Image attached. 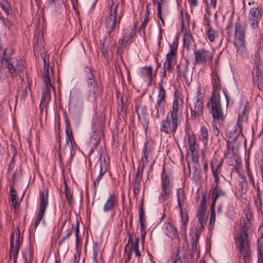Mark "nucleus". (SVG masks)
Here are the masks:
<instances>
[{
    "label": "nucleus",
    "mask_w": 263,
    "mask_h": 263,
    "mask_svg": "<svg viewBox=\"0 0 263 263\" xmlns=\"http://www.w3.org/2000/svg\"><path fill=\"white\" fill-rule=\"evenodd\" d=\"M248 102H245L243 106L240 108V112L236 125L227 134V151L225 153V157L229 159L234 158V160H232L231 162L229 161L230 165H239V162L236 156L237 152L236 140L241 132V120L243 119V116L248 112Z\"/></svg>",
    "instance_id": "nucleus-1"
},
{
    "label": "nucleus",
    "mask_w": 263,
    "mask_h": 263,
    "mask_svg": "<svg viewBox=\"0 0 263 263\" xmlns=\"http://www.w3.org/2000/svg\"><path fill=\"white\" fill-rule=\"evenodd\" d=\"M212 85L213 88L212 96L208 105L214 120L219 121L223 119L220 98L221 86L219 78L215 74H213L212 77Z\"/></svg>",
    "instance_id": "nucleus-2"
},
{
    "label": "nucleus",
    "mask_w": 263,
    "mask_h": 263,
    "mask_svg": "<svg viewBox=\"0 0 263 263\" xmlns=\"http://www.w3.org/2000/svg\"><path fill=\"white\" fill-rule=\"evenodd\" d=\"M235 242L240 257H242L244 262L247 263L249 261L251 254V246L248 235L244 233L236 234Z\"/></svg>",
    "instance_id": "nucleus-3"
},
{
    "label": "nucleus",
    "mask_w": 263,
    "mask_h": 263,
    "mask_svg": "<svg viewBox=\"0 0 263 263\" xmlns=\"http://www.w3.org/2000/svg\"><path fill=\"white\" fill-rule=\"evenodd\" d=\"M246 27L239 22L235 25L234 44L237 48V52L240 55L246 53L245 45Z\"/></svg>",
    "instance_id": "nucleus-4"
},
{
    "label": "nucleus",
    "mask_w": 263,
    "mask_h": 263,
    "mask_svg": "<svg viewBox=\"0 0 263 263\" xmlns=\"http://www.w3.org/2000/svg\"><path fill=\"white\" fill-rule=\"evenodd\" d=\"M44 69L43 72L44 81L45 87L43 89V96L41 100V104L43 105H46L50 100V92L51 90L54 88L51 84V79L53 78V72L52 70H49L48 65L46 67L45 59H44Z\"/></svg>",
    "instance_id": "nucleus-5"
},
{
    "label": "nucleus",
    "mask_w": 263,
    "mask_h": 263,
    "mask_svg": "<svg viewBox=\"0 0 263 263\" xmlns=\"http://www.w3.org/2000/svg\"><path fill=\"white\" fill-rule=\"evenodd\" d=\"M163 79L159 83V89L156 105L152 107V114L156 118H158L159 113L163 115L165 112V90L162 85Z\"/></svg>",
    "instance_id": "nucleus-6"
},
{
    "label": "nucleus",
    "mask_w": 263,
    "mask_h": 263,
    "mask_svg": "<svg viewBox=\"0 0 263 263\" xmlns=\"http://www.w3.org/2000/svg\"><path fill=\"white\" fill-rule=\"evenodd\" d=\"M2 64L8 68L12 77L17 76L24 68L23 61L16 58H11L9 60L3 59L2 60Z\"/></svg>",
    "instance_id": "nucleus-7"
},
{
    "label": "nucleus",
    "mask_w": 263,
    "mask_h": 263,
    "mask_svg": "<svg viewBox=\"0 0 263 263\" xmlns=\"http://www.w3.org/2000/svg\"><path fill=\"white\" fill-rule=\"evenodd\" d=\"M214 53L205 49L195 51V65L210 64L212 63Z\"/></svg>",
    "instance_id": "nucleus-8"
},
{
    "label": "nucleus",
    "mask_w": 263,
    "mask_h": 263,
    "mask_svg": "<svg viewBox=\"0 0 263 263\" xmlns=\"http://www.w3.org/2000/svg\"><path fill=\"white\" fill-rule=\"evenodd\" d=\"M180 121L181 120L171 115L167 116L165 120L162 121L160 129L166 134L174 133Z\"/></svg>",
    "instance_id": "nucleus-9"
},
{
    "label": "nucleus",
    "mask_w": 263,
    "mask_h": 263,
    "mask_svg": "<svg viewBox=\"0 0 263 263\" xmlns=\"http://www.w3.org/2000/svg\"><path fill=\"white\" fill-rule=\"evenodd\" d=\"M118 4L112 3L110 6V14L106 20V27L110 34L115 29L117 24Z\"/></svg>",
    "instance_id": "nucleus-10"
},
{
    "label": "nucleus",
    "mask_w": 263,
    "mask_h": 263,
    "mask_svg": "<svg viewBox=\"0 0 263 263\" xmlns=\"http://www.w3.org/2000/svg\"><path fill=\"white\" fill-rule=\"evenodd\" d=\"M172 183L170 178L167 176L162 177V187L160 198L163 201L167 200L172 193Z\"/></svg>",
    "instance_id": "nucleus-11"
},
{
    "label": "nucleus",
    "mask_w": 263,
    "mask_h": 263,
    "mask_svg": "<svg viewBox=\"0 0 263 263\" xmlns=\"http://www.w3.org/2000/svg\"><path fill=\"white\" fill-rule=\"evenodd\" d=\"M191 117L195 119L202 115L203 105L201 96H197L196 98L190 105Z\"/></svg>",
    "instance_id": "nucleus-12"
},
{
    "label": "nucleus",
    "mask_w": 263,
    "mask_h": 263,
    "mask_svg": "<svg viewBox=\"0 0 263 263\" xmlns=\"http://www.w3.org/2000/svg\"><path fill=\"white\" fill-rule=\"evenodd\" d=\"M262 10L259 7L252 8L248 14V21L251 27L255 29L258 27L259 20L262 16Z\"/></svg>",
    "instance_id": "nucleus-13"
},
{
    "label": "nucleus",
    "mask_w": 263,
    "mask_h": 263,
    "mask_svg": "<svg viewBox=\"0 0 263 263\" xmlns=\"http://www.w3.org/2000/svg\"><path fill=\"white\" fill-rule=\"evenodd\" d=\"M252 215L250 212L246 213L245 216L242 217L239 225L235 227L236 234H246L248 235V231L250 227V219Z\"/></svg>",
    "instance_id": "nucleus-14"
},
{
    "label": "nucleus",
    "mask_w": 263,
    "mask_h": 263,
    "mask_svg": "<svg viewBox=\"0 0 263 263\" xmlns=\"http://www.w3.org/2000/svg\"><path fill=\"white\" fill-rule=\"evenodd\" d=\"M48 194L47 193L46 197L44 196V193L43 192L40 193V210L38 214V216L35 222L34 227L35 229L37 228L39 223H40L41 220L43 218V215L45 213V211L46 209V207L48 205V199H47Z\"/></svg>",
    "instance_id": "nucleus-15"
},
{
    "label": "nucleus",
    "mask_w": 263,
    "mask_h": 263,
    "mask_svg": "<svg viewBox=\"0 0 263 263\" xmlns=\"http://www.w3.org/2000/svg\"><path fill=\"white\" fill-rule=\"evenodd\" d=\"M222 164V159L218 160L215 159L211 162L212 174L214 178V182L215 183H219V182Z\"/></svg>",
    "instance_id": "nucleus-16"
},
{
    "label": "nucleus",
    "mask_w": 263,
    "mask_h": 263,
    "mask_svg": "<svg viewBox=\"0 0 263 263\" xmlns=\"http://www.w3.org/2000/svg\"><path fill=\"white\" fill-rule=\"evenodd\" d=\"M20 231H18L16 233L15 236L14 234L11 236V249L10 254L11 257H13L14 259H15L18 254V250L20 249Z\"/></svg>",
    "instance_id": "nucleus-17"
},
{
    "label": "nucleus",
    "mask_w": 263,
    "mask_h": 263,
    "mask_svg": "<svg viewBox=\"0 0 263 263\" xmlns=\"http://www.w3.org/2000/svg\"><path fill=\"white\" fill-rule=\"evenodd\" d=\"M183 108V101L181 99H175L173 103L171 116L181 120Z\"/></svg>",
    "instance_id": "nucleus-18"
},
{
    "label": "nucleus",
    "mask_w": 263,
    "mask_h": 263,
    "mask_svg": "<svg viewBox=\"0 0 263 263\" xmlns=\"http://www.w3.org/2000/svg\"><path fill=\"white\" fill-rule=\"evenodd\" d=\"M163 230L166 235L172 238H176L178 237L176 228L170 222L164 223Z\"/></svg>",
    "instance_id": "nucleus-19"
},
{
    "label": "nucleus",
    "mask_w": 263,
    "mask_h": 263,
    "mask_svg": "<svg viewBox=\"0 0 263 263\" xmlns=\"http://www.w3.org/2000/svg\"><path fill=\"white\" fill-rule=\"evenodd\" d=\"M108 158L107 157L103 156L101 157V161L99 166L100 174L96 178L95 183H96V182H98L103 174L107 172L108 169Z\"/></svg>",
    "instance_id": "nucleus-20"
},
{
    "label": "nucleus",
    "mask_w": 263,
    "mask_h": 263,
    "mask_svg": "<svg viewBox=\"0 0 263 263\" xmlns=\"http://www.w3.org/2000/svg\"><path fill=\"white\" fill-rule=\"evenodd\" d=\"M147 143H145L144 144L143 149V157L142 158V160L143 161V165L141 169L139 167L138 168V170L137 172V174H136V177L135 178L136 179H138V180L142 179L143 170V168H144V166L145 165V163L147 161V158H148V152L147 151Z\"/></svg>",
    "instance_id": "nucleus-21"
},
{
    "label": "nucleus",
    "mask_w": 263,
    "mask_h": 263,
    "mask_svg": "<svg viewBox=\"0 0 263 263\" xmlns=\"http://www.w3.org/2000/svg\"><path fill=\"white\" fill-rule=\"evenodd\" d=\"M117 203V197L115 195H111L107 200L103 206L104 212H108L112 210Z\"/></svg>",
    "instance_id": "nucleus-22"
},
{
    "label": "nucleus",
    "mask_w": 263,
    "mask_h": 263,
    "mask_svg": "<svg viewBox=\"0 0 263 263\" xmlns=\"http://www.w3.org/2000/svg\"><path fill=\"white\" fill-rule=\"evenodd\" d=\"M136 34V26L134 25L126 28L124 30L123 41L126 42H130L131 40Z\"/></svg>",
    "instance_id": "nucleus-23"
},
{
    "label": "nucleus",
    "mask_w": 263,
    "mask_h": 263,
    "mask_svg": "<svg viewBox=\"0 0 263 263\" xmlns=\"http://www.w3.org/2000/svg\"><path fill=\"white\" fill-rule=\"evenodd\" d=\"M262 76H263V63L259 58L256 59L255 66L253 71V78H257Z\"/></svg>",
    "instance_id": "nucleus-24"
},
{
    "label": "nucleus",
    "mask_w": 263,
    "mask_h": 263,
    "mask_svg": "<svg viewBox=\"0 0 263 263\" xmlns=\"http://www.w3.org/2000/svg\"><path fill=\"white\" fill-rule=\"evenodd\" d=\"M177 196L178 205L180 208V213H183L182 208L185 205L186 201V197L184 191L181 189H178L177 193Z\"/></svg>",
    "instance_id": "nucleus-25"
},
{
    "label": "nucleus",
    "mask_w": 263,
    "mask_h": 263,
    "mask_svg": "<svg viewBox=\"0 0 263 263\" xmlns=\"http://www.w3.org/2000/svg\"><path fill=\"white\" fill-rule=\"evenodd\" d=\"M207 24L208 27L206 30V35L209 41L211 42H213L218 37L219 33L217 31L210 26L209 21H208Z\"/></svg>",
    "instance_id": "nucleus-26"
},
{
    "label": "nucleus",
    "mask_w": 263,
    "mask_h": 263,
    "mask_svg": "<svg viewBox=\"0 0 263 263\" xmlns=\"http://www.w3.org/2000/svg\"><path fill=\"white\" fill-rule=\"evenodd\" d=\"M225 196L226 193L219 187L218 183H216L212 190V199L217 200L218 198Z\"/></svg>",
    "instance_id": "nucleus-27"
},
{
    "label": "nucleus",
    "mask_w": 263,
    "mask_h": 263,
    "mask_svg": "<svg viewBox=\"0 0 263 263\" xmlns=\"http://www.w3.org/2000/svg\"><path fill=\"white\" fill-rule=\"evenodd\" d=\"M199 140L201 141L204 146H207L209 141V136L208 129L204 127H202L200 128L199 135Z\"/></svg>",
    "instance_id": "nucleus-28"
},
{
    "label": "nucleus",
    "mask_w": 263,
    "mask_h": 263,
    "mask_svg": "<svg viewBox=\"0 0 263 263\" xmlns=\"http://www.w3.org/2000/svg\"><path fill=\"white\" fill-rule=\"evenodd\" d=\"M258 263H263V238L261 237L257 241Z\"/></svg>",
    "instance_id": "nucleus-29"
},
{
    "label": "nucleus",
    "mask_w": 263,
    "mask_h": 263,
    "mask_svg": "<svg viewBox=\"0 0 263 263\" xmlns=\"http://www.w3.org/2000/svg\"><path fill=\"white\" fill-rule=\"evenodd\" d=\"M176 58V47H171L170 52L166 54V59L164 63L166 62H171V64L175 63Z\"/></svg>",
    "instance_id": "nucleus-30"
},
{
    "label": "nucleus",
    "mask_w": 263,
    "mask_h": 263,
    "mask_svg": "<svg viewBox=\"0 0 263 263\" xmlns=\"http://www.w3.org/2000/svg\"><path fill=\"white\" fill-rule=\"evenodd\" d=\"M197 216L198 218L199 222L202 227L205 224L207 221V216L206 215V211L204 210H199L197 214Z\"/></svg>",
    "instance_id": "nucleus-31"
},
{
    "label": "nucleus",
    "mask_w": 263,
    "mask_h": 263,
    "mask_svg": "<svg viewBox=\"0 0 263 263\" xmlns=\"http://www.w3.org/2000/svg\"><path fill=\"white\" fill-rule=\"evenodd\" d=\"M139 242V238H136L134 242L132 243L129 249V251L131 252H135L136 256L138 257H140L141 255V254L138 250Z\"/></svg>",
    "instance_id": "nucleus-32"
},
{
    "label": "nucleus",
    "mask_w": 263,
    "mask_h": 263,
    "mask_svg": "<svg viewBox=\"0 0 263 263\" xmlns=\"http://www.w3.org/2000/svg\"><path fill=\"white\" fill-rule=\"evenodd\" d=\"M184 45L189 48L190 45L193 42V36L190 32H186L184 34L183 38Z\"/></svg>",
    "instance_id": "nucleus-33"
},
{
    "label": "nucleus",
    "mask_w": 263,
    "mask_h": 263,
    "mask_svg": "<svg viewBox=\"0 0 263 263\" xmlns=\"http://www.w3.org/2000/svg\"><path fill=\"white\" fill-rule=\"evenodd\" d=\"M85 73L86 77L90 80L89 83H91V85L95 84V82L93 80V75L92 72V69L90 67L85 68Z\"/></svg>",
    "instance_id": "nucleus-34"
},
{
    "label": "nucleus",
    "mask_w": 263,
    "mask_h": 263,
    "mask_svg": "<svg viewBox=\"0 0 263 263\" xmlns=\"http://www.w3.org/2000/svg\"><path fill=\"white\" fill-rule=\"evenodd\" d=\"M182 219V226L181 227V230L184 232H186V224L188 222V216L186 215H184L183 213H180Z\"/></svg>",
    "instance_id": "nucleus-35"
},
{
    "label": "nucleus",
    "mask_w": 263,
    "mask_h": 263,
    "mask_svg": "<svg viewBox=\"0 0 263 263\" xmlns=\"http://www.w3.org/2000/svg\"><path fill=\"white\" fill-rule=\"evenodd\" d=\"M227 214L230 218H233L235 216L234 206L232 204H229L227 209Z\"/></svg>",
    "instance_id": "nucleus-36"
},
{
    "label": "nucleus",
    "mask_w": 263,
    "mask_h": 263,
    "mask_svg": "<svg viewBox=\"0 0 263 263\" xmlns=\"http://www.w3.org/2000/svg\"><path fill=\"white\" fill-rule=\"evenodd\" d=\"M253 81L259 89H263V76L253 78Z\"/></svg>",
    "instance_id": "nucleus-37"
},
{
    "label": "nucleus",
    "mask_w": 263,
    "mask_h": 263,
    "mask_svg": "<svg viewBox=\"0 0 263 263\" xmlns=\"http://www.w3.org/2000/svg\"><path fill=\"white\" fill-rule=\"evenodd\" d=\"M184 78L186 80L187 83L190 84L192 80V73L189 71L187 67H186L185 70L184 72Z\"/></svg>",
    "instance_id": "nucleus-38"
},
{
    "label": "nucleus",
    "mask_w": 263,
    "mask_h": 263,
    "mask_svg": "<svg viewBox=\"0 0 263 263\" xmlns=\"http://www.w3.org/2000/svg\"><path fill=\"white\" fill-rule=\"evenodd\" d=\"M66 133L67 135V139L66 140L65 148L67 152H69L73 148V144L71 141V139L67 130L66 132Z\"/></svg>",
    "instance_id": "nucleus-39"
},
{
    "label": "nucleus",
    "mask_w": 263,
    "mask_h": 263,
    "mask_svg": "<svg viewBox=\"0 0 263 263\" xmlns=\"http://www.w3.org/2000/svg\"><path fill=\"white\" fill-rule=\"evenodd\" d=\"M143 71L147 76L148 79L151 82L152 80V67L151 66L145 67L143 68Z\"/></svg>",
    "instance_id": "nucleus-40"
},
{
    "label": "nucleus",
    "mask_w": 263,
    "mask_h": 263,
    "mask_svg": "<svg viewBox=\"0 0 263 263\" xmlns=\"http://www.w3.org/2000/svg\"><path fill=\"white\" fill-rule=\"evenodd\" d=\"M140 233H141V238L142 239L143 241L144 240L145 235H146V228L144 226V222L143 220L140 221Z\"/></svg>",
    "instance_id": "nucleus-41"
},
{
    "label": "nucleus",
    "mask_w": 263,
    "mask_h": 263,
    "mask_svg": "<svg viewBox=\"0 0 263 263\" xmlns=\"http://www.w3.org/2000/svg\"><path fill=\"white\" fill-rule=\"evenodd\" d=\"M189 147L191 146H196V138L194 136L191 135L188 137Z\"/></svg>",
    "instance_id": "nucleus-42"
},
{
    "label": "nucleus",
    "mask_w": 263,
    "mask_h": 263,
    "mask_svg": "<svg viewBox=\"0 0 263 263\" xmlns=\"http://www.w3.org/2000/svg\"><path fill=\"white\" fill-rule=\"evenodd\" d=\"M163 4V0H160L157 3V15L159 16V18L162 21V23H163V21L161 16V5Z\"/></svg>",
    "instance_id": "nucleus-43"
},
{
    "label": "nucleus",
    "mask_w": 263,
    "mask_h": 263,
    "mask_svg": "<svg viewBox=\"0 0 263 263\" xmlns=\"http://www.w3.org/2000/svg\"><path fill=\"white\" fill-rule=\"evenodd\" d=\"M254 203L255 204L257 209L258 210H259L261 209V199L260 197H259L258 195H257V197L254 200Z\"/></svg>",
    "instance_id": "nucleus-44"
},
{
    "label": "nucleus",
    "mask_w": 263,
    "mask_h": 263,
    "mask_svg": "<svg viewBox=\"0 0 263 263\" xmlns=\"http://www.w3.org/2000/svg\"><path fill=\"white\" fill-rule=\"evenodd\" d=\"M97 0H92V2L89 3L88 0H86L85 2V5L88 9L92 8L97 2Z\"/></svg>",
    "instance_id": "nucleus-45"
},
{
    "label": "nucleus",
    "mask_w": 263,
    "mask_h": 263,
    "mask_svg": "<svg viewBox=\"0 0 263 263\" xmlns=\"http://www.w3.org/2000/svg\"><path fill=\"white\" fill-rule=\"evenodd\" d=\"M192 159L194 163H196L199 160V155L197 152H193L192 153Z\"/></svg>",
    "instance_id": "nucleus-46"
},
{
    "label": "nucleus",
    "mask_w": 263,
    "mask_h": 263,
    "mask_svg": "<svg viewBox=\"0 0 263 263\" xmlns=\"http://www.w3.org/2000/svg\"><path fill=\"white\" fill-rule=\"evenodd\" d=\"M101 49L102 50V52L103 56L105 58H107L109 57V51L107 49H105L104 47V44H103L102 47H101Z\"/></svg>",
    "instance_id": "nucleus-47"
},
{
    "label": "nucleus",
    "mask_w": 263,
    "mask_h": 263,
    "mask_svg": "<svg viewBox=\"0 0 263 263\" xmlns=\"http://www.w3.org/2000/svg\"><path fill=\"white\" fill-rule=\"evenodd\" d=\"M10 195L11 201L12 202L15 201L16 200L17 194L16 191L13 189H12L10 190Z\"/></svg>",
    "instance_id": "nucleus-48"
},
{
    "label": "nucleus",
    "mask_w": 263,
    "mask_h": 263,
    "mask_svg": "<svg viewBox=\"0 0 263 263\" xmlns=\"http://www.w3.org/2000/svg\"><path fill=\"white\" fill-rule=\"evenodd\" d=\"M205 202H206L205 197L204 196H203V197H202V198L201 200L200 208L199 210H204V211H206Z\"/></svg>",
    "instance_id": "nucleus-49"
},
{
    "label": "nucleus",
    "mask_w": 263,
    "mask_h": 263,
    "mask_svg": "<svg viewBox=\"0 0 263 263\" xmlns=\"http://www.w3.org/2000/svg\"><path fill=\"white\" fill-rule=\"evenodd\" d=\"M79 222H77L76 224V228L75 230V235L76 237V242L78 244L79 241Z\"/></svg>",
    "instance_id": "nucleus-50"
},
{
    "label": "nucleus",
    "mask_w": 263,
    "mask_h": 263,
    "mask_svg": "<svg viewBox=\"0 0 263 263\" xmlns=\"http://www.w3.org/2000/svg\"><path fill=\"white\" fill-rule=\"evenodd\" d=\"M175 63L171 64V62H166V70L168 71H172L173 67L175 65Z\"/></svg>",
    "instance_id": "nucleus-51"
},
{
    "label": "nucleus",
    "mask_w": 263,
    "mask_h": 263,
    "mask_svg": "<svg viewBox=\"0 0 263 263\" xmlns=\"http://www.w3.org/2000/svg\"><path fill=\"white\" fill-rule=\"evenodd\" d=\"M138 114L139 115L141 113L142 115H145L146 114V107L145 106H141L138 108Z\"/></svg>",
    "instance_id": "nucleus-52"
},
{
    "label": "nucleus",
    "mask_w": 263,
    "mask_h": 263,
    "mask_svg": "<svg viewBox=\"0 0 263 263\" xmlns=\"http://www.w3.org/2000/svg\"><path fill=\"white\" fill-rule=\"evenodd\" d=\"M141 180H138V179H135V181H134V188H136L137 189H139L140 186Z\"/></svg>",
    "instance_id": "nucleus-53"
},
{
    "label": "nucleus",
    "mask_w": 263,
    "mask_h": 263,
    "mask_svg": "<svg viewBox=\"0 0 263 263\" xmlns=\"http://www.w3.org/2000/svg\"><path fill=\"white\" fill-rule=\"evenodd\" d=\"M215 221V211H211V218L210 222L212 223L213 222Z\"/></svg>",
    "instance_id": "nucleus-54"
},
{
    "label": "nucleus",
    "mask_w": 263,
    "mask_h": 263,
    "mask_svg": "<svg viewBox=\"0 0 263 263\" xmlns=\"http://www.w3.org/2000/svg\"><path fill=\"white\" fill-rule=\"evenodd\" d=\"M173 263H182L181 258L178 255V254L176 255Z\"/></svg>",
    "instance_id": "nucleus-55"
},
{
    "label": "nucleus",
    "mask_w": 263,
    "mask_h": 263,
    "mask_svg": "<svg viewBox=\"0 0 263 263\" xmlns=\"http://www.w3.org/2000/svg\"><path fill=\"white\" fill-rule=\"evenodd\" d=\"M139 220H140V221L143 220V208H142V206L140 208V209H139Z\"/></svg>",
    "instance_id": "nucleus-56"
},
{
    "label": "nucleus",
    "mask_w": 263,
    "mask_h": 263,
    "mask_svg": "<svg viewBox=\"0 0 263 263\" xmlns=\"http://www.w3.org/2000/svg\"><path fill=\"white\" fill-rule=\"evenodd\" d=\"M189 149L190 150V151L192 152V153H193V152H197V145L196 146H189Z\"/></svg>",
    "instance_id": "nucleus-57"
},
{
    "label": "nucleus",
    "mask_w": 263,
    "mask_h": 263,
    "mask_svg": "<svg viewBox=\"0 0 263 263\" xmlns=\"http://www.w3.org/2000/svg\"><path fill=\"white\" fill-rule=\"evenodd\" d=\"M221 91L222 92V93H223V95H224V96L225 97V98H226V101H227V104L228 105L229 103V99L228 96V95L227 93V91L224 89L222 90Z\"/></svg>",
    "instance_id": "nucleus-58"
},
{
    "label": "nucleus",
    "mask_w": 263,
    "mask_h": 263,
    "mask_svg": "<svg viewBox=\"0 0 263 263\" xmlns=\"http://www.w3.org/2000/svg\"><path fill=\"white\" fill-rule=\"evenodd\" d=\"M0 6L7 13H8L9 12L10 9H9V7L8 6H7L6 7L3 4H0Z\"/></svg>",
    "instance_id": "nucleus-59"
},
{
    "label": "nucleus",
    "mask_w": 263,
    "mask_h": 263,
    "mask_svg": "<svg viewBox=\"0 0 263 263\" xmlns=\"http://www.w3.org/2000/svg\"><path fill=\"white\" fill-rule=\"evenodd\" d=\"M217 0H211L210 3V7L211 8H215L216 6Z\"/></svg>",
    "instance_id": "nucleus-60"
},
{
    "label": "nucleus",
    "mask_w": 263,
    "mask_h": 263,
    "mask_svg": "<svg viewBox=\"0 0 263 263\" xmlns=\"http://www.w3.org/2000/svg\"><path fill=\"white\" fill-rule=\"evenodd\" d=\"M216 201V200H214V199H212V205H211V211H215Z\"/></svg>",
    "instance_id": "nucleus-61"
},
{
    "label": "nucleus",
    "mask_w": 263,
    "mask_h": 263,
    "mask_svg": "<svg viewBox=\"0 0 263 263\" xmlns=\"http://www.w3.org/2000/svg\"><path fill=\"white\" fill-rule=\"evenodd\" d=\"M148 20L146 17L141 24L142 29L144 28L148 23Z\"/></svg>",
    "instance_id": "nucleus-62"
},
{
    "label": "nucleus",
    "mask_w": 263,
    "mask_h": 263,
    "mask_svg": "<svg viewBox=\"0 0 263 263\" xmlns=\"http://www.w3.org/2000/svg\"><path fill=\"white\" fill-rule=\"evenodd\" d=\"M71 232H72V231H71V230H70V231L68 232V233L67 234L66 236V237H63V239H62V240L60 241V243H62L63 241H65V240L66 239V238L67 237H68L71 235Z\"/></svg>",
    "instance_id": "nucleus-63"
},
{
    "label": "nucleus",
    "mask_w": 263,
    "mask_h": 263,
    "mask_svg": "<svg viewBox=\"0 0 263 263\" xmlns=\"http://www.w3.org/2000/svg\"><path fill=\"white\" fill-rule=\"evenodd\" d=\"M192 6H196L198 4V0H190Z\"/></svg>",
    "instance_id": "nucleus-64"
}]
</instances>
